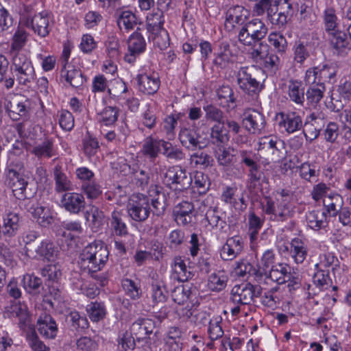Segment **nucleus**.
Returning <instances> with one entry per match:
<instances>
[{"instance_id": "f257e3e1", "label": "nucleus", "mask_w": 351, "mask_h": 351, "mask_svg": "<svg viewBox=\"0 0 351 351\" xmlns=\"http://www.w3.org/2000/svg\"><path fill=\"white\" fill-rule=\"evenodd\" d=\"M109 252L107 246L101 241H95L86 245L82 251L80 258L82 264L89 271L101 270L108 260Z\"/></svg>"}, {"instance_id": "f03ea898", "label": "nucleus", "mask_w": 351, "mask_h": 351, "mask_svg": "<svg viewBox=\"0 0 351 351\" xmlns=\"http://www.w3.org/2000/svg\"><path fill=\"white\" fill-rule=\"evenodd\" d=\"M265 200L263 210L271 221L283 223L293 218L295 213V206L290 199L266 197Z\"/></svg>"}, {"instance_id": "7ed1b4c3", "label": "nucleus", "mask_w": 351, "mask_h": 351, "mask_svg": "<svg viewBox=\"0 0 351 351\" xmlns=\"http://www.w3.org/2000/svg\"><path fill=\"white\" fill-rule=\"evenodd\" d=\"M11 167L6 169L5 184L12 189L14 195L19 199H29L35 193V191L28 187L27 181L21 176L17 170L22 167L21 162L16 161L14 167Z\"/></svg>"}, {"instance_id": "20e7f679", "label": "nucleus", "mask_w": 351, "mask_h": 351, "mask_svg": "<svg viewBox=\"0 0 351 351\" xmlns=\"http://www.w3.org/2000/svg\"><path fill=\"white\" fill-rule=\"evenodd\" d=\"M265 24L258 19H253L238 29L239 42L245 46H251L261 41L267 34Z\"/></svg>"}, {"instance_id": "39448f33", "label": "nucleus", "mask_w": 351, "mask_h": 351, "mask_svg": "<svg viewBox=\"0 0 351 351\" xmlns=\"http://www.w3.org/2000/svg\"><path fill=\"white\" fill-rule=\"evenodd\" d=\"M337 64L332 62L310 67L305 72L304 81L306 85L334 83L337 80Z\"/></svg>"}, {"instance_id": "423d86ee", "label": "nucleus", "mask_w": 351, "mask_h": 351, "mask_svg": "<svg viewBox=\"0 0 351 351\" xmlns=\"http://www.w3.org/2000/svg\"><path fill=\"white\" fill-rule=\"evenodd\" d=\"M162 183L175 191H184L191 186L193 179L185 169L180 165L169 167L160 175Z\"/></svg>"}, {"instance_id": "0eeeda50", "label": "nucleus", "mask_w": 351, "mask_h": 351, "mask_svg": "<svg viewBox=\"0 0 351 351\" xmlns=\"http://www.w3.org/2000/svg\"><path fill=\"white\" fill-rule=\"evenodd\" d=\"M54 302L46 298L43 300V304L38 306L36 309L37 329L40 335L47 339H53L58 332V327L55 320L52 318L49 312L46 310L47 306L51 308L54 307Z\"/></svg>"}, {"instance_id": "6e6552de", "label": "nucleus", "mask_w": 351, "mask_h": 351, "mask_svg": "<svg viewBox=\"0 0 351 351\" xmlns=\"http://www.w3.org/2000/svg\"><path fill=\"white\" fill-rule=\"evenodd\" d=\"M12 58V64L19 83L27 85L34 82L36 77L32 63L27 53L24 51L14 52Z\"/></svg>"}, {"instance_id": "1a4fd4ad", "label": "nucleus", "mask_w": 351, "mask_h": 351, "mask_svg": "<svg viewBox=\"0 0 351 351\" xmlns=\"http://www.w3.org/2000/svg\"><path fill=\"white\" fill-rule=\"evenodd\" d=\"M127 212L132 220L144 222L151 212L149 198L143 194L132 195L127 205Z\"/></svg>"}, {"instance_id": "9d476101", "label": "nucleus", "mask_w": 351, "mask_h": 351, "mask_svg": "<svg viewBox=\"0 0 351 351\" xmlns=\"http://www.w3.org/2000/svg\"><path fill=\"white\" fill-rule=\"evenodd\" d=\"M262 288L260 285L251 283H242L233 287L231 291V301L235 304H250L255 297L261 295Z\"/></svg>"}, {"instance_id": "9b49d317", "label": "nucleus", "mask_w": 351, "mask_h": 351, "mask_svg": "<svg viewBox=\"0 0 351 351\" xmlns=\"http://www.w3.org/2000/svg\"><path fill=\"white\" fill-rule=\"evenodd\" d=\"M252 68L241 67L237 74V84L245 93L257 98L262 90V85L254 77H252Z\"/></svg>"}, {"instance_id": "f8f14e48", "label": "nucleus", "mask_w": 351, "mask_h": 351, "mask_svg": "<svg viewBox=\"0 0 351 351\" xmlns=\"http://www.w3.org/2000/svg\"><path fill=\"white\" fill-rule=\"evenodd\" d=\"M250 17V11L241 5L230 7L226 13L225 28L233 31L237 27L243 26Z\"/></svg>"}, {"instance_id": "ddd939ff", "label": "nucleus", "mask_w": 351, "mask_h": 351, "mask_svg": "<svg viewBox=\"0 0 351 351\" xmlns=\"http://www.w3.org/2000/svg\"><path fill=\"white\" fill-rule=\"evenodd\" d=\"M276 119L280 130L288 134L300 130L303 125L302 117L295 112H280L276 114Z\"/></svg>"}, {"instance_id": "4468645a", "label": "nucleus", "mask_w": 351, "mask_h": 351, "mask_svg": "<svg viewBox=\"0 0 351 351\" xmlns=\"http://www.w3.org/2000/svg\"><path fill=\"white\" fill-rule=\"evenodd\" d=\"M23 23L40 37L47 36L51 30L49 18L47 12H39L33 17L27 16L23 19Z\"/></svg>"}, {"instance_id": "2eb2a0df", "label": "nucleus", "mask_w": 351, "mask_h": 351, "mask_svg": "<svg viewBox=\"0 0 351 351\" xmlns=\"http://www.w3.org/2000/svg\"><path fill=\"white\" fill-rule=\"evenodd\" d=\"M243 124L250 133L259 134L265 130L266 121L265 116L261 112L249 109L244 113Z\"/></svg>"}, {"instance_id": "dca6fc26", "label": "nucleus", "mask_w": 351, "mask_h": 351, "mask_svg": "<svg viewBox=\"0 0 351 351\" xmlns=\"http://www.w3.org/2000/svg\"><path fill=\"white\" fill-rule=\"evenodd\" d=\"M155 328V322L152 319L139 317L130 326V332L138 341H147Z\"/></svg>"}, {"instance_id": "f3484780", "label": "nucleus", "mask_w": 351, "mask_h": 351, "mask_svg": "<svg viewBox=\"0 0 351 351\" xmlns=\"http://www.w3.org/2000/svg\"><path fill=\"white\" fill-rule=\"evenodd\" d=\"M145 46L146 43L141 34L137 31L134 32L128 39V51L125 55L124 60L128 63H134L136 57L145 51Z\"/></svg>"}, {"instance_id": "a211bd4d", "label": "nucleus", "mask_w": 351, "mask_h": 351, "mask_svg": "<svg viewBox=\"0 0 351 351\" xmlns=\"http://www.w3.org/2000/svg\"><path fill=\"white\" fill-rule=\"evenodd\" d=\"M61 205L69 213L78 214L85 208V198L82 193L67 192L62 197Z\"/></svg>"}, {"instance_id": "6ab92c4d", "label": "nucleus", "mask_w": 351, "mask_h": 351, "mask_svg": "<svg viewBox=\"0 0 351 351\" xmlns=\"http://www.w3.org/2000/svg\"><path fill=\"white\" fill-rule=\"evenodd\" d=\"M292 8H286L284 3H276L273 2V5H269V8L265 9L267 18L273 25L278 27L284 26L288 21V16Z\"/></svg>"}, {"instance_id": "aec40b11", "label": "nucleus", "mask_w": 351, "mask_h": 351, "mask_svg": "<svg viewBox=\"0 0 351 351\" xmlns=\"http://www.w3.org/2000/svg\"><path fill=\"white\" fill-rule=\"evenodd\" d=\"M27 210L42 227H48L54 221L56 213L49 206L32 204Z\"/></svg>"}, {"instance_id": "412c9836", "label": "nucleus", "mask_w": 351, "mask_h": 351, "mask_svg": "<svg viewBox=\"0 0 351 351\" xmlns=\"http://www.w3.org/2000/svg\"><path fill=\"white\" fill-rule=\"evenodd\" d=\"M4 317H16L19 319V326L21 329H25L29 324L30 315L27 306L24 303L14 302L5 308Z\"/></svg>"}, {"instance_id": "4be33fe9", "label": "nucleus", "mask_w": 351, "mask_h": 351, "mask_svg": "<svg viewBox=\"0 0 351 351\" xmlns=\"http://www.w3.org/2000/svg\"><path fill=\"white\" fill-rule=\"evenodd\" d=\"M138 89L147 95H154L159 89L160 80L157 73L138 74L136 77Z\"/></svg>"}, {"instance_id": "5701e85b", "label": "nucleus", "mask_w": 351, "mask_h": 351, "mask_svg": "<svg viewBox=\"0 0 351 351\" xmlns=\"http://www.w3.org/2000/svg\"><path fill=\"white\" fill-rule=\"evenodd\" d=\"M243 250V242L239 236L228 238L220 250V256L223 261H232L241 254Z\"/></svg>"}, {"instance_id": "b1692460", "label": "nucleus", "mask_w": 351, "mask_h": 351, "mask_svg": "<svg viewBox=\"0 0 351 351\" xmlns=\"http://www.w3.org/2000/svg\"><path fill=\"white\" fill-rule=\"evenodd\" d=\"M235 269L237 274L240 277L245 278L248 275V277L253 278L254 280L257 282L259 285L267 283V275L265 273L256 269L247 261L237 262Z\"/></svg>"}, {"instance_id": "393cba45", "label": "nucleus", "mask_w": 351, "mask_h": 351, "mask_svg": "<svg viewBox=\"0 0 351 351\" xmlns=\"http://www.w3.org/2000/svg\"><path fill=\"white\" fill-rule=\"evenodd\" d=\"M4 108L8 116L14 121L25 114V106L18 95H10L4 101Z\"/></svg>"}, {"instance_id": "a878e982", "label": "nucleus", "mask_w": 351, "mask_h": 351, "mask_svg": "<svg viewBox=\"0 0 351 351\" xmlns=\"http://www.w3.org/2000/svg\"><path fill=\"white\" fill-rule=\"evenodd\" d=\"M60 77L74 88L81 87L86 82V78L81 70L76 69L73 64L62 66Z\"/></svg>"}, {"instance_id": "bb28decb", "label": "nucleus", "mask_w": 351, "mask_h": 351, "mask_svg": "<svg viewBox=\"0 0 351 351\" xmlns=\"http://www.w3.org/2000/svg\"><path fill=\"white\" fill-rule=\"evenodd\" d=\"M164 142L163 139L154 138L152 136H147L143 141L141 153L151 161H154L162 150Z\"/></svg>"}, {"instance_id": "cd10ccee", "label": "nucleus", "mask_w": 351, "mask_h": 351, "mask_svg": "<svg viewBox=\"0 0 351 351\" xmlns=\"http://www.w3.org/2000/svg\"><path fill=\"white\" fill-rule=\"evenodd\" d=\"M221 199L236 210H243L246 208L247 204L245 203L243 195L242 194L239 195L237 187H225L222 191Z\"/></svg>"}, {"instance_id": "c85d7f7f", "label": "nucleus", "mask_w": 351, "mask_h": 351, "mask_svg": "<svg viewBox=\"0 0 351 351\" xmlns=\"http://www.w3.org/2000/svg\"><path fill=\"white\" fill-rule=\"evenodd\" d=\"M337 91L339 93V99H336L332 95L331 101L334 108L338 111L351 101V81L346 79L341 80Z\"/></svg>"}, {"instance_id": "c756f323", "label": "nucleus", "mask_w": 351, "mask_h": 351, "mask_svg": "<svg viewBox=\"0 0 351 351\" xmlns=\"http://www.w3.org/2000/svg\"><path fill=\"white\" fill-rule=\"evenodd\" d=\"M193 204L187 201H183L177 204L173 208V215L178 224L186 226L192 221Z\"/></svg>"}, {"instance_id": "7c9ffc66", "label": "nucleus", "mask_w": 351, "mask_h": 351, "mask_svg": "<svg viewBox=\"0 0 351 351\" xmlns=\"http://www.w3.org/2000/svg\"><path fill=\"white\" fill-rule=\"evenodd\" d=\"M213 64L221 69H225L232 62L233 53L230 45L227 41L219 44L217 51L215 53Z\"/></svg>"}, {"instance_id": "2f4dec72", "label": "nucleus", "mask_w": 351, "mask_h": 351, "mask_svg": "<svg viewBox=\"0 0 351 351\" xmlns=\"http://www.w3.org/2000/svg\"><path fill=\"white\" fill-rule=\"evenodd\" d=\"M181 144L188 149L194 150L202 148L200 136L195 128H182L179 133Z\"/></svg>"}, {"instance_id": "473e14b6", "label": "nucleus", "mask_w": 351, "mask_h": 351, "mask_svg": "<svg viewBox=\"0 0 351 351\" xmlns=\"http://www.w3.org/2000/svg\"><path fill=\"white\" fill-rule=\"evenodd\" d=\"M110 228L112 232L119 237H125L128 228L125 221V215L121 210H114L111 213L109 218Z\"/></svg>"}, {"instance_id": "72a5a7b5", "label": "nucleus", "mask_w": 351, "mask_h": 351, "mask_svg": "<svg viewBox=\"0 0 351 351\" xmlns=\"http://www.w3.org/2000/svg\"><path fill=\"white\" fill-rule=\"evenodd\" d=\"M205 217L212 228L225 231V228L227 227L226 214L221 209L217 206L210 207L207 210Z\"/></svg>"}, {"instance_id": "f704fd0d", "label": "nucleus", "mask_w": 351, "mask_h": 351, "mask_svg": "<svg viewBox=\"0 0 351 351\" xmlns=\"http://www.w3.org/2000/svg\"><path fill=\"white\" fill-rule=\"evenodd\" d=\"M287 95L290 101L302 106L305 101L304 86L298 80H291L288 82Z\"/></svg>"}, {"instance_id": "c9c22d12", "label": "nucleus", "mask_w": 351, "mask_h": 351, "mask_svg": "<svg viewBox=\"0 0 351 351\" xmlns=\"http://www.w3.org/2000/svg\"><path fill=\"white\" fill-rule=\"evenodd\" d=\"M306 219L308 226L314 230L325 229L328 225L326 213L322 210L309 211L306 213Z\"/></svg>"}, {"instance_id": "e433bc0d", "label": "nucleus", "mask_w": 351, "mask_h": 351, "mask_svg": "<svg viewBox=\"0 0 351 351\" xmlns=\"http://www.w3.org/2000/svg\"><path fill=\"white\" fill-rule=\"evenodd\" d=\"M173 278L180 282L187 281L191 277L185 261L180 256H176L171 265Z\"/></svg>"}, {"instance_id": "4c0bfd02", "label": "nucleus", "mask_w": 351, "mask_h": 351, "mask_svg": "<svg viewBox=\"0 0 351 351\" xmlns=\"http://www.w3.org/2000/svg\"><path fill=\"white\" fill-rule=\"evenodd\" d=\"M20 218L17 213L10 212L3 217V224L1 226V234L5 237H12L16 235L19 228Z\"/></svg>"}, {"instance_id": "58836bf2", "label": "nucleus", "mask_w": 351, "mask_h": 351, "mask_svg": "<svg viewBox=\"0 0 351 351\" xmlns=\"http://www.w3.org/2000/svg\"><path fill=\"white\" fill-rule=\"evenodd\" d=\"M32 152L38 158H50L57 154L53 141L48 138L34 146Z\"/></svg>"}, {"instance_id": "ea45409f", "label": "nucleus", "mask_w": 351, "mask_h": 351, "mask_svg": "<svg viewBox=\"0 0 351 351\" xmlns=\"http://www.w3.org/2000/svg\"><path fill=\"white\" fill-rule=\"evenodd\" d=\"M149 277L153 301L156 303L164 302L166 300V295L162 289L165 287L163 280L156 272L150 273Z\"/></svg>"}, {"instance_id": "a19ab883", "label": "nucleus", "mask_w": 351, "mask_h": 351, "mask_svg": "<svg viewBox=\"0 0 351 351\" xmlns=\"http://www.w3.org/2000/svg\"><path fill=\"white\" fill-rule=\"evenodd\" d=\"M288 267L282 263L272 265L269 273L267 275V279H270L273 282H276L278 285L285 283L289 281L291 277L290 272L288 271Z\"/></svg>"}, {"instance_id": "79ce46f5", "label": "nucleus", "mask_w": 351, "mask_h": 351, "mask_svg": "<svg viewBox=\"0 0 351 351\" xmlns=\"http://www.w3.org/2000/svg\"><path fill=\"white\" fill-rule=\"evenodd\" d=\"M290 255L297 264L304 262L307 256V248L299 238H294L290 243Z\"/></svg>"}, {"instance_id": "37998d69", "label": "nucleus", "mask_w": 351, "mask_h": 351, "mask_svg": "<svg viewBox=\"0 0 351 351\" xmlns=\"http://www.w3.org/2000/svg\"><path fill=\"white\" fill-rule=\"evenodd\" d=\"M324 206L328 213L332 217H335L343 205V199L338 193H330L325 197L323 201Z\"/></svg>"}, {"instance_id": "c03bdc74", "label": "nucleus", "mask_w": 351, "mask_h": 351, "mask_svg": "<svg viewBox=\"0 0 351 351\" xmlns=\"http://www.w3.org/2000/svg\"><path fill=\"white\" fill-rule=\"evenodd\" d=\"M55 180V191L57 193H62L72 190V184L64 173L62 171V167L56 165L53 169Z\"/></svg>"}, {"instance_id": "a18cd8bd", "label": "nucleus", "mask_w": 351, "mask_h": 351, "mask_svg": "<svg viewBox=\"0 0 351 351\" xmlns=\"http://www.w3.org/2000/svg\"><path fill=\"white\" fill-rule=\"evenodd\" d=\"M66 322L73 330L77 331H82L89 327V322L86 315L77 311H72L68 314Z\"/></svg>"}, {"instance_id": "49530a36", "label": "nucleus", "mask_w": 351, "mask_h": 351, "mask_svg": "<svg viewBox=\"0 0 351 351\" xmlns=\"http://www.w3.org/2000/svg\"><path fill=\"white\" fill-rule=\"evenodd\" d=\"M293 60L294 64L303 65L306 60L310 56V50L307 43L301 40H296L292 47Z\"/></svg>"}, {"instance_id": "de8ad7c7", "label": "nucleus", "mask_w": 351, "mask_h": 351, "mask_svg": "<svg viewBox=\"0 0 351 351\" xmlns=\"http://www.w3.org/2000/svg\"><path fill=\"white\" fill-rule=\"evenodd\" d=\"M228 277L223 271H218L210 274L208 279L207 286L210 291H220L227 285Z\"/></svg>"}, {"instance_id": "09e8293b", "label": "nucleus", "mask_w": 351, "mask_h": 351, "mask_svg": "<svg viewBox=\"0 0 351 351\" xmlns=\"http://www.w3.org/2000/svg\"><path fill=\"white\" fill-rule=\"evenodd\" d=\"M309 86L306 93V100L310 106H316L323 99L326 87L323 84Z\"/></svg>"}, {"instance_id": "8fccbe9b", "label": "nucleus", "mask_w": 351, "mask_h": 351, "mask_svg": "<svg viewBox=\"0 0 351 351\" xmlns=\"http://www.w3.org/2000/svg\"><path fill=\"white\" fill-rule=\"evenodd\" d=\"M269 44L274 51L279 54H284L288 47L287 41L285 36L277 32H271L267 37Z\"/></svg>"}, {"instance_id": "3c124183", "label": "nucleus", "mask_w": 351, "mask_h": 351, "mask_svg": "<svg viewBox=\"0 0 351 351\" xmlns=\"http://www.w3.org/2000/svg\"><path fill=\"white\" fill-rule=\"evenodd\" d=\"M165 20L162 10H158L149 14L146 19V27L148 32L152 33L164 29L163 24Z\"/></svg>"}, {"instance_id": "603ef678", "label": "nucleus", "mask_w": 351, "mask_h": 351, "mask_svg": "<svg viewBox=\"0 0 351 351\" xmlns=\"http://www.w3.org/2000/svg\"><path fill=\"white\" fill-rule=\"evenodd\" d=\"M162 154L168 160L177 162L185 158V154L182 149L167 141L164 142Z\"/></svg>"}, {"instance_id": "864d4df0", "label": "nucleus", "mask_w": 351, "mask_h": 351, "mask_svg": "<svg viewBox=\"0 0 351 351\" xmlns=\"http://www.w3.org/2000/svg\"><path fill=\"white\" fill-rule=\"evenodd\" d=\"M323 22L326 32H334L338 29V18L333 7H327L324 10Z\"/></svg>"}, {"instance_id": "5fc2aeb1", "label": "nucleus", "mask_w": 351, "mask_h": 351, "mask_svg": "<svg viewBox=\"0 0 351 351\" xmlns=\"http://www.w3.org/2000/svg\"><path fill=\"white\" fill-rule=\"evenodd\" d=\"M119 113L118 108L107 106L98 113L97 120L105 125H112L117 121Z\"/></svg>"}, {"instance_id": "6e6d98bb", "label": "nucleus", "mask_w": 351, "mask_h": 351, "mask_svg": "<svg viewBox=\"0 0 351 351\" xmlns=\"http://www.w3.org/2000/svg\"><path fill=\"white\" fill-rule=\"evenodd\" d=\"M316 269L322 271H328V268L332 267L334 271L339 267V261L332 253H324L319 255V262L315 265Z\"/></svg>"}, {"instance_id": "4d7b16f0", "label": "nucleus", "mask_w": 351, "mask_h": 351, "mask_svg": "<svg viewBox=\"0 0 351 351\" xmlns=\"http://www.w3.org/2000/svg\"><path fill=\"white\" fill-rule=\"evenodd\" d=\"M137 24L135 14L130 10L121 11L117 18V25L120 29L124 28L127 31L133 29Z\"/></svg>"}, {"instance_id": "13d9d810", "label": "nucleus", "mask_w": 351, "mask_h": 351, "mask_svg": "<svg viewBox=\"0 0 351 351\" xmlns=\"http://www.w3.org/2000/svg\"><path fill=\"white\" fill-rule=\"evenodd\" d=\"M86 312L91 321L97 322L103 319L106 315V311L104 303L92 302L86 306Z\"/></svg>"}, {"instance_id": "bf43d9fd", "label": "nucleus", "mask_w": 351, "mask_h": 351, "mask_svg": "<svg viewBox=\"0 0 351 351\" xmlns=\"http://www.w3.org/2000/svg\"><path fill=\"white\" fill-rule=\"evenodd\" d=\"M328 34L331 36V45L337 53L343 52L344 49L348 48L349 42L346 33L337 29L334 31V32H329Z\"/></svg>"}, {"instance_id": "052dcab7", "label": "nucleus", "mask_w": 351, "mask_h": 351, "mask_svg": "<svg viewBox=\"0 0 351 351\" xmlns=\"http://www.w3.org/2000/svg\"><path fill=\"white\" fill-rule=\"evenodd\" d=\"M222 319L219 316L213 317L208 324V334L211 341H216L223 337L224 332L221 326Z\"/></svg>"}, {"instance_id": "680f3d73", "label": "nucleus", "mask_w": 351, "mask_h": 351, "mask_svg": "<svg viewBox=\"0 0 351 351\" xmlns=\"http://www.w3.org/2000/svg\"><path fill=\"white\" fill-rule=\"evenodd\" d=\"M263 225V221L254 212L248 215V234L251 243L254 242L258 237L260 230Z\"/></svg>"}, {"instance_id": "e2e57ef3", "label": "nucleus", "mask_w": 351, "mask_h": 351, "mask_svg": "<svg viewBox=\"0 0 351 351\" xmlns=\"http://www.w3.org/2000/svg\"><path fill=\"white\" fill-rule=\"evenodd\" d=\"M38 255L49 261H53L58 255L57 247L53 243L45 240L41 242L40 245L36 250Z\"/></svg>"}, {"instance_id": "0e129e2a", "label": "nucleus", "mask_w": 351, "mask_h": 351, "mask_svg": "<svg viewBox=\"0 0 351 351\" xmlns=\"http://www.w3.org/2000/svg\"><path fill=\"white\" fill-rule=\"evenodd\" d=\"M211 156L207 153L199 150L190 157V163L195 168L204 169L207 168L212 161Z\"/></svg>"}, {"instance_id": "69168bd1", "label": "nucleus", "mask_w": 351, "mask_h": 351, "mask_svg": "<svg viewBox=\"0 0 351 351\" xmlns=\"http://www.w3.org/2000/svg\"><path fill=\"white\" fill-rule=\"evenodd\" d=\"M217 97L221 100V104L228 107L234 108L236 106V97L233 90L229 86H223L217 90Z\"/></svg>"}, {"instance_id": "338daca9", "label": "nucleus", "mask_w": 351, "mask_h": 351, "mask_svg": "<svg viewBox=\"0 0 351 351\" xmlns=\"http://www.w3.org/2000/svg\"><path fill=\"white\" fill-rule=\"evenodd\" d=\"M225 122L217 123L211 128L210 137L213 143L217 145L224 144L229 140L226 130L224 129Z\"/></svg>"}, {"instance_id": "774afa93", "label": "nucleus", "mask_w": 351, "mask_h": 351, "mask_svg": "<svg viewBox=\"0 0 351 351\" xmlns=\"http://www.w3.org/2000/svg\"><path fill=\"white\" fill-rule=\"evenodd\" d=\"M149 34V39L152 40L155 47L160 50H164L169 47V37L165 29L150 33Z\"/></svg>"}]
</instances>
